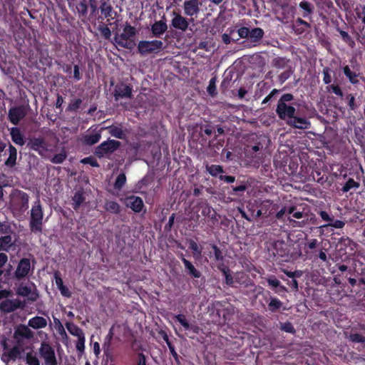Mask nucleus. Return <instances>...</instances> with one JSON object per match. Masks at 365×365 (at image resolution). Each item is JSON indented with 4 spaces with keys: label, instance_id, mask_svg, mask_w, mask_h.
Segmentation results:
<instances>
[{
    "label": "nucleus",
    "instance_id": "f257e3e1",
    "mask_svg": "<svg viewBox=\"0 0 365 365\" xmlns=\"http://www.w3.org/2000/svg\"><path fill=\"white\" fill-rule=\"evenodd\" d=\"M43 208L40 200H37L33 205L31 210V218L29 225L31 232L35 233L41 232L43 224Z\"/></svg>",
    "mask_w": 365,
    "mask_h": 365
},
{
    "label": "nucleus",
    "instance_id": "f03ea898",
    "mask_svg": "<svg viewBox=\"0 0 365 365\" xmlns=\"http://www.w3.org/2000/svg\"><path fill=\"white\" fill-rule=\"evenodd\" d=\"M164 48L163 42L160 40L140 41L138 44V51L142 56L157 54Z\"/></svg>",
    "mask_w": 365,
    "mask_h": 365
},
{
    "label": "nucleus",
    "instance_id": "7ed1b4c3",
    "mask_svg": "<svg viewBox=\"0 0 365 365\" xmlns=\"http://www.w3.org/2000/svg\"><path fill=\"white\" fill-rule=\"evenodd\" d=\"M16 294L29 302H36L39 297V293L36 284L31 282H21L16 289Z\"/></svg>",
    "mask_w": 365,
    "mask_h": 365
},
{
    "label": "nucleus",
    "instance_id": "20e7f679",
    "mask_svg": "<svg viewBox=\"0 0 365 365\" xmlns=\"http://www.w3.org/2000/svg\"><path fill=\"white\" fill-rule=\"evenodd\" d=\"M11 205L21 212H24L29 207V195L19 190H14L11 195Z\"/></svg>",
    "mask_w": 365,
    "mask_h": 365
},
{
    "label": "nucleus",
    "instance_id": "39448f33",
    "mask_svg": "<svg viewBox=\"0 0 365 365\" xmlns=\"http://www.w3.org/2000/svg\"><path fill=\"white\" fill-rule=\"evenodd\" d=\"M136 34L135 27L126 24L123 28V31L120 34L115 35L114 40L116 44L118 46L128 48L130 47V43L129 40L133 37Z\"/></svg>",
    "mask_w": 365,
    "mask_h": 365
},
{
    "label": "nucleus",
    "instance_id": "423d86ee",
    "mask_svg": "<svg viewBox=\"0 0 365 365\" xmlns=\"http://www.w3.org/2000/svg\"><path fill=\"white\" fill-rule=\"evenodd\" d=\"M29 108V105L13 106L9 110L8 119L12 124L16 125L27 115Z\"/></svg>",
    "mask_w": 365,
    "mask_h": 365
},
{
    "label": "nucleus",
    "instance_id": "0eeeda50",
    "mask_svg": "<svg viewBox=\"0 0 365 365\" xmlns=\"http://www.w3.org/2000/svg\"><path fill=\"white\" fill-rule=\"evenodd\" d=\"M66 327L71 335L78 338L76 345V349L79 352H83L85 349L86 341L85 334L83 330L72 322H66Z\"/></svg>",
    "mask_w": 365,
    "mask_h": 365
},
{
    "label": "nucleus",
    "instance_id": "6e6552de",
    "mask_svg": "<svg viewBox=\"0 0 365 365\" xmlns=\"http://www.w3.org/2000/svg\"><path fill=\"white\" fill-rule=\"evenodd\" d=\"M39 354L44 360L45 365H57V359L54 349L48 344L46 342L41 344Z\"/></svg>",
    "mask_w": 365,
    "mask_h": 365
},
{
    "label": "nucleus",
    "instance_id": "1a4fd4ad",
    "mask_svg": "<svg viewBox=\"0 0 365 365\" xmlns=\"http://www.w3.org/2000/svg\"><path fill=\"white\" fill-rule=\"evenodd\" d=\"M34 336V332L29 328V327L21 324L18 326L14 334V338L18 344V346H22L24 341L26 339H31Z\"/></svg>",
    "mask_w": 365,
    "mask_h": 365
},
{
    "label": "nucleus",
    "instance_id": "9d476101",
    "mask_svg": "<svg viewBox=\"0 0 365 365\" xmlns=\"http://www.w3.org/2000/svg\"><path fill=\"white\" fill-rule=\"evenodd\" d=\"M120 143L115 140H108L102 143L96 148L95 154L102 158L105 155L114 152L119 146Z\"/></svg>",
    "mask_w": 365,
    "mask_h": 365
},
{
    "label": "nucleus",
    "instance_id": "9b49d317",
    "mask_svg": "<svg viewBox=\"0 0 365 365\" xmlns=\"http://www.w3.org/2000/svg\"><path fill=\"white\" fill-rule=\"evenodd\" d=\"M200 4L198 0H185L182 5L184 14L190 17L196 16L200 12Z\"/></svg>",
    "mask_w": 365,
    "mask_h": 365
},
{
    "label": "nucleus",
    "instance_id": "f8f14e48",
    "mask_svg": "<svg viewBox=\"0 0 365 365\" xmlns=\"http://www.w3.org/2000/svg\"><path fill=\"white\" fill-rule=\"evenodd\" d=\"M295 111L296 110L294 107L287 106L285 103L278 102L276 112L281 119H291L294 116Z\"/></svg>",
    "mask_w": 365,
    "mask_h": 365
},
{
    "label": "nucleus",
    "instance_id": "ddd939ff",
    "mask_svg": "<svg viewBox=\"0 0 365 365\" xmlns=\"http://www.w3.org/2000/svg\"><path fill=\"white\" fill-rule=\"evenodd\" d=\"M173 19L171 20L172 26L182 31H185L189 26L188 20L181 14L173 11L172 14Z\"/></svg>",
    "mask_w": 365,
    "mask_h": 365
},
{
    "label": "nucleus",
    "instance_id": "4468645a",
    "mask_svg": "<svg viewBox=\"0 0 365 365\" xmlns=\"http://www.w3.org/2000/svg\"><path fill=\"white\" fill-rule=\"evenodd\" d=\"M31 271L30 260L24 258L19 262L16 269L15 271V277L18 279L26 277Z\"/></svg>",
    "mask_w": 365,
    "mask_h": 365
},
{
    "label": "nucleus",
    "instance_id": "2eb2a0df",
    "mask_svg": "<svg viewBox=\"0 0 365 365\" xmlns=\"http://www.w3.org/2000/svg\"><path fill=\"white\" fill-rule=\"evenodd\" d=\"M113 329L114 327L113 326L108 334V335L106 337V342L103 344V351L105 354V359L103 361V365H108L109 363L111 364L113 361V356L110 351V341L113 338Z\"/></svg>",
    "mask_w": 365,
    "mask_h": 365
},
{
    "label": "nucleus",
    "instance_id": "dca6fc26",
    "mask_svg": "<svg viewBox=\"0 0 365 365\" xmlns=\"http://www.w3.org/2000/svg\"><path fill=\"white\" fill-rule=\"evenodd\" d=\"M125 205L135 212H139L143 207V200L138 196L132 195L124 200Z\"/></svg>",
    "mask_w": 365,
    "mask_h": 365
},
{
    "label": "nucleus",
    "instance_id": "f3484780",
    "mask_svg": "<svg viewBox=\"0 0 365 365\" xmlns=\"http://www.w3.org/2000/svg\"><path fill=\"white\" fill-rule=\"evenodd\" d=\"M114 97L115 101H118L121 98H130L132 88L125 84L117 85L115 88Z\"/></svg>",
    "mask_w": 365,
    "mask_h": 365
},
{
    "label": "nucleus",
    "instance_id": "a211bd4d",
    "mask_svg": "<svg viewBox=\"0 0 365 365\" xmlns=\"http://www.w3.org/2000/svg\"><path fill=\"white\" fill-rule=\"evenodd\" d=\"M289 125L299 129H308L311 126V123L309 120L303 118H298L294 116L291 119L287 121Z\"/></svg>",
    "mask_w": 365,
    "mask_h": 365
},
{
    "label": "nucleus",
    "instance_id": "6ab92c4d",
    "mask_svg": "<svg viewBox=\"0 0 365 365\" xmlns=\"http://www.w3.org/2000/svg\"><path fill=\"white\" fill-rule=\"evenodd\" d=\"M168 29V25L165 21L160 20L155 21L151 26V31L153 36L160 38Z\"/></svg>",
    "mask_w": 365,
    "mask_h": 365
},
{
    "label": "nucleus",
    "instance_id": "aec40b11",
    "mask_svg": "<svg viewBox=\"0 0 365 365\" xmlns=\"http://www.w3.org/2000/svg\"><path fill=\"white\" fill-rule=\"evenodd\" d=\"M101 135L98 131L89 132L82 137V141L84 144L91 145L97 143L101 139Z\"/></svg>",
    "mask_w": 365,
    "mask_h": 365
},
{
    "label": "nucleus",
    "instance_id": "412c9836",
    "mask_svg": "<svg viewBox=\"0 0 365 365\" xmlns=\"http://www.w3.org/2000/svg\"><path fill=\"white\" fill-rule=\"evenodd\" d=\"M10 135L12 141L18 145H24L25 144L24 136L20 129L17 127H13L10 129Z\"/></svg>",
    "mask_w": 365,
    "mask_h": 365
},
{
    "label": "nucleus",
    "instance_id": "4be33fe9",
    "mask_svg": "<svg viewBox=\"0 0 365 365\" xmlns=\"http://www.w3.org/2000/svg\"><path fill=\"white\" fill-rule=\"evenodd\" d=\"M20 302L17 300L4 299L0 304V309L6 312H11L19 307Z\"/></svg>",
    "mask_w": 365,
    "mask_h": 365
},
{
    "label": "nucleus",
    "instance_id": "5701e85b",
    "mask_svg": "<svg viewBox=\"0 0 365 365\" xmlns=\"http://www.w3.org/2000/svg\"><path fill=\"white\" fill-rule=\"evenodd\" d=\"M28 326L35 329L45 328L47 326V321L42 317H34L29 320Z\"/></svg>",
    "mask_w": 365,
    "mask_h": 365
},
{
    "label": "nucleus",
    "instance_id": "b1692460",
    "mask_svg": "<svg viewBox=\"0 0 365 365\" xmlns=\"http://www.w3.org/2000/svg\"><path fill=\"white\" fill-rule=\"evenodd\" d=\"M29 146L32 150L41 153L46 150V145L44 140L41 138H36L31 139L29 143Z\"/></svg>",
    "mask_w": 365,
    "mask_h": 365
},
{
    "label": "nucleus",
    "instance_id": "393cba45",
    "mask_svg": "<svg viewBox=\"0 0 365 365\" xmlns=\"http://www.w3.org/2000/svg\"><path fill=\"white\" fill-rule=\"evenodd\" d=\"M8 152H9V158L6 160L5 165L6 166L12 168L16 165V163L17 150L14 145L10 144L9 146V148H8Z\"/></svg>",
    "mask_w": 365,
    "mask_h": 365
},
{
    "label": "nucleus",
    "instance_id": "a878e982",
    "mask_svg": "<svg viewBox=\"0 0 365 365\" xmlns=\"http://www.w3.org/2000/svg\"><path fill=\"white\" fill-rule=\"evenodd\" d=\"M181 259L190 276L194 278H200L201 277L200 272L196 269L194 265L189 260L185 259L183 256H182Z\"/></svg>",
    "mask_w": 365,
    "mask_h": 365
},
{
    "label": "nucleus",
    "instance_id": "bb28decb",
    "mask_svg": "<svg viewBox=\"0 0 365 365\" xmlns=\"http://www.w3.org/2000/svg\"><path fill=\"white\" fill-rule=\"evenodd\" d=\"M356 14L358 19L361 20L364 26L360 31V37L365 38V6H359L356 8Z\"/></svg>",
    "mask_w": 365,
    "mask_h": 365
},
{
    "label": "nucleus",
    "instance_id": "cd10ccee",
    "mask_svg": "<svg viewBox=\"0 0 365 365\" xmlns=\"http://www.w3.org/2000/svg\"><path fill=\"white\" fill-rule=\"evenodd\" d=\"M73 207L74 210H78L79 207L84 202L85 197L82 190H78L75 192L73 198Z\"/></svg>",
    "mask_w": 365,
    "mask_h": 365
},
{
    "label": "nucleus",
    "instance_id": "c85d7f7f",
    "mask_svg": "<svg viewBox=\"0 0 365 365\" xmlns=\"http://www.w3.org/2000/svg\"><path fill=\"white\" fill-rule=\"evenodd\" d=\"M264 31L261 28H255L250 32V38L252 42L259 41L264 36Z\"/></svg>",
    "mask_w": 365,
    "mask_h": 365
},
{
    "label": "nucleus",
    "instance_id": "c756f323",
    "mask_svg": "<svg viewBox=\"0 0 365 365\" xmlns=\"http://www.w3.org/2000/svg\"><path fill=\"white\" fill-rule=\"evenodd\" d=\"M13 245L12 237L6 235L0 238V250L7 251Z\"/></svg>",
    "mask_w": 365,
    "mask_h": 365
},
{
    "label": "nucleus",
    "instance_id": "7c9ffc66",
    "mask_svg": "<svg viewBox=\"0 0 365 365\" xmlns=\"http://www.w3.org/2000/svg\"><path fill=\"white\" fill-rule=\"evenodd\" d=\"M101 12L106 18L110 17L113 19V11L112 6L106 2H103L100 6Z\"/></svg>",
    "mask_w": 365,
    "mask_h": 365
},
{
    "label": "nucleus",
    "instance_id": "2f4dec72",
    "mask_svg": "<svg viewBox=\"0 0 365 365\" xmlns=\"http://www.w3.org/2000/svg\"><path fill=\"white\" fill-rule=\"evenodd\" d=\"M105 209L114 214H118L120 211V205L114 201H107L105 204Z\"/></svg>",
    "mask_w": 365,
    "mask_h": 365
},
{
    "label": "nucleus",
    "instance_id": "473e14b6",
    "mask_svg": "<svg viewBox=\"0 0 365 365\" xmlns=\"http://www.w3.org/2000/svg\"><path fill=\"white\" fill-rule=\"evenodd\" d=\"M206 170L212 176L214 177H216L219 174L223 173L222 167L218 165H207Z\"/></svg>",
    "mask_w": 365,
    "mask_h": 365
},
{
    "label": "nucleus",
    "instance_id": "72a5a7b5",
    "mask_svg": "<svg viewBox=\"0 0 365 365\" xmlns=\"http://www.w3.org/2000/svg\"><path fill=\"white\" fill-rule=\"evenodd\" d=\"M344 73L351 83L355 84L359 82L356 78L357 75L355 73H353L348 66H346L344 68Z\"/></svg>",
    "mask_w": 365,
    "mask_h": 365
},
{
    "label": "nucleus",
    "instance_id": "f704fd0d",
    "mask_svg": "<svg viewBox=\"0 0 365 365\" xmlns=\"http://www.w3.org/2000/svg\"><path fill=\"white\" fill-rule=\"evenodd\" d=\"M359 187V183L356 182L354 179L349 178L346 184L342 187L344 192H347L351 189H356Z\"/></svg>",
    "mask_w": 365,
    "mask_h": 365
},
{
    "label": "nucleus",
    "instance_id": "c9c22d12",
    "mask_svg": "<svg viewBox=\"0 0 365 365\" xmlns=\"http://www.w3.org/2000/svg\"><path fill=\"white\" fill-rule=\"evenodd\" d=\"M299 7L304 10L303 16L307 17L313 12V7L310 3L307 1H302L299 3Z\"/></svg>",
    "mask_w": 365,
    "mask_h": 365
},
{
    "label": "nucleus",
    "instance_id": "e433bc0d",
    "mask_svg": "<svg viewBox=\"0 0 365 365\" xmlns=\"http://www.w3.org/2000/svg\"><path fill=\"white\" fill-rule=\"evenodd\" d=\"M110 134L117 138H123L124 133L122 129L119 127L110 126L108 128Z\"/></svg>",
    "mask_w": 365,
    "mask_h": 365
},
{
    "label": "nucleus",
    "instance_id": "4c0bfd02",
    "mask_svg": "<svg viewBox=\"0 0 365 365\" xmlns=\"http://www.w3.org/2000/svg\"><path fill=\"white\" fill-rule=\"evenodd\" d=\"M125 182H126L125 175L124 173H120L117 177L115 182L114 183L115 188L117 190H120L125 184Z\"/></svg>",
    "mask_w": 365,
    "mask_h": 365
},
{
    "label": "nucleus",
    "instance_id": "58836bf2",
    "mask_svg": "<svg viewBox=\"0 0 365 365\" xmlns=\"http://www.w3.org/2000/svg\"><path fill=\"white\" fill-rule=\"evenodd\" d=\"M189 248L193 251L194 257L195 258L198 259L201 257L202 252H201L200 249L199 248L197 244L195 241L191 240L190 242Z\"/></svg>",
    "mask_w": 365,
    "mask_h": 365
},
{
    "label": "nucleus",
    "instance_id": "ea45409f",
    "mask_svg": "<svg viewBox=\"0 0 365 365\" xmlns=\"http://www.w3.org/2000/svg\"><path fill=\"white\" fill-rule=\"evenodd\" d=\"M348 338L352 342H355V343L365 342V336L361 334H357V333L351 334Z\"/></svg>",
    "mask_w": 365,
    "mask_h": 365
},
{
    "label": "nucleus",
    "instance_id": "a19ab883",
    "mask_svg": "<svg viewBox=\"0 0 365 365\" xmlns=\"http://www.w3.org/2000/svg\"><path fill=\"white\" fill-rule=\"evenodd\" d=\"M66 158V154L64 151L61 152L55 155L51 159V161L53 163L59 164L62 163Z\"/></svg>",
    "mask_w": 365,
    "mask_h": 365
},
{
    "label": "nucleus",
    "instance_id": "79ce46f5",
    "mask_svg": "<svg viewBox=\"0 0 365 365\" xmlns=\"http://www.w3.org/2000/svg\"><path fill=\"white\" fill-rule=\"evenodd\" d=\"M282 302L277 298L272 299L269 303V309L272 312H275L282 307Z\"/></svg>",
    "mask_w": 365,
    "mask_h": 365
},
{
    "label": "nucleus",
    "instance_id": "37998d69",
    "mask_svg": "<svg viewBox=\"0 0 365 365\" xmlns=\"http://www.w3.org/2000/svg\"><path fill=\"white\" fill-rule=\"evenodd\" d=\"M28 365H39V361L36 356L32 353H28L26 357Z\"/></svg>",
    "mask_w": 365,
    "mask_h": 365
},
{
    "label": "nucleus",
    "instance_id": "c03bdc74",
    "mask_svg": "<svg viewBox=\"0 0 365 365\" xmlns=\"http://www.w3.org/2000/svg\"><path fill=\"white\" fill-rule=\"evenodd\" d=\"M175 318L178 322L185 328V329H190V325L183 314H178L175 316Z\"/></svg>",
    "mask_w": 365,
    "mask_h": 365
},
{
    "label": "nucleus",
    "instance_id": "a18cd8bd",
    "mask_svg": "<svg viewBox=\"0 0 365 365\" xmlns=\"http://www.w3.org/2000/svg\"><path fill=\"white\" fill-rule=\"evenodd\" d=\"M81 103H82V101L80 98L74 99V100L71 101L68 106V110H71V111L77 110L79 108Z\"/></svg>",
    "mask_w": 365,
    "mask_h": 365
},
{
    "label": "nucleus",
    "instance_id": "49530a36",
    "mask_svg": "<svg viewBox=\"0 0 365 365\" xmlns=\"http://www.w3.org/2000/svg\"><path fill=\"white\" fill-rule=\"evenodd\" d=\"M344 225H345L344 222H343L341 220H336L334 221L333 220L330 223L322 225V227H326L330 226L334 228L341 229V228L344 227Z\"/></svg>",
    "mask_w": 365,
    "mask_h": 365
},
{
    "label": "nucleus",
    "instance_id": "de8ad7c7",
    "mask_svg": "<svg viewBox=\"0 0 365 365\" xmlns=\"http://www.w3.org/2000/svg\"><path fill=\"white\" fill-rule=\"evenodd\" d=\"M339 31L344 41L349 43V45H352L354 43V41L352 40V38L347 32L342 30H339Z\"/></svg>",
    "mask_w": 365,
    "mask_h": 365
},
{
    "label": "nucleus",
    "instance_id": "09e8293b",
    "mask_svg": "<svg viewBox=\"0 0 365 365\" xmlns=\"http://www.w3.org/2000/svg\"><path fill=\"white\" fill-rule=\"evenodd\" d=\"M216 86H215V79L214 78H211L209 82V85L207 87V92L210 95L214 96L215 94Z\"/></svg>",
    "mask_w": 365,
    "mask_h": 365
},
{
    "label": "nucleus",
    "instance_id": "8fccbe9b",
    "mask_svg": "<svg viewBox=\"0 0 365 365\" xmlns=\"http://www.w3.org/2000/svg\"><path fill=\"white\" fill-rule=\"evenodd\" d=\"M101 35L106 38L109 39L111 36V31L108 26H101L99 28Z\"/></svg>",
    "mask_w": 365,
    "mask_h": 365
},
{
    "label": "nucleus",
    "instance_id": "3c124183",
    "mask_svg": "<svg viewBox=\"0 0 365 365\" xmlns=\"http://www.w3.org/2000/svg\"><path fill=\"white\" fill-rule=\"evenodd\" d=\"M214 250L215 259L216 261H222L223 259V255L220 249L215 245H212Z\"/></svg>",
    "mask_w": 365,
    "mask_h": 365
},
{
    "label": "nucleus",
    "instance_id": "603ef678",
    "mask_svg": "<svg viewBox=\"0 0 365 365\" xmlns=\"http://www.w3.org/2000/svg\"><path fill=\"white\" fill-rule=\"evenodd\" d=\"M76 8L78 11L83 15L87 13L88 6L85 1H81L79 2Z\"/></svg>",
    "mask_w": 365,
    "mask_h": 365
},
{
    "label": "nucleus",
    "instance_id": "864d4df0",
    "mask_svg": "<svg viewBox=\"0 0 365 365\" xmlns=\"http://www.w3.org/2000/svg\"><path fill=\"white\" fill-rule=\"evenodd\" d=\"M329 71L330 70L329 68H324L323 69V75H324L323 81L325 84H329L331 81V78L329 74Z\"/></svg>",
    "mask_w": 365,
    "mask_h": 365
},
{
    "label": "nucleus",
    "instance_id": "5fc2aeb1",
    "mask_svg": "<svg viewBox=\"0 0 365 365\" xmlns=\"http://www.w3.org/2000/svg\"><path fill=\"white\" fill-rule=\"evenodd\" d=\"M81 163L83 164H90L93 167H98V162L91 157H88L82 159Z\"/></svg>",
    "mask_w": 365,
    "mask_h": 365
},
{
    "label": "nucleus",
    "instance_id": "6e6d98bb",
    "mask_svg": "<svg viewBox=\"0 0 365 365\" xmlns=\"http://www.w3.org/2000/svg\"><path fill=\"white\" fill-rule=\"evenodd\" d=\"M168 346L170 349V351L172 354V356L174 357L175 361L178 364H180L179 356L177 352L175 350L174 346L170 343V341H168Z\"/></svg>",
    "mask_w": 365,
    "mask_h": 365
},
{
    "label": "nucleus",
    "instance_id": "4d7b16f0",
    "mask_svg": "<svg viewBox=\"0 0 365 365\" xmlns=\"http://www.w3.org/2000/svg\"><path fill=\"white\" fill-rule=\"evenodd\" d=\"M282 329L286 332L288 333H294V328L292 326V324L289 322H286L283 324L281 327Z\"/></svg>",
    "mask_w": 365,
    "mask_h": 365
},
{
    "label": "nucleus",
    "instance_id": "13d9d810",
    "mask_svg": "<svg viewBox=\"0 0 365 365\" xmlns=\"http://www.w3.org/2000/svg\"><path fill=\"white\" fill-rule=\"evenodd\" d=\"M237 32H238L239 36L241 38H247V37L250 36V31L247 27H242L238 29Z\"/></svg>",
    "mask_w": 365,
    "mask_h": 365
},
{
    "label": "nucleus",
    "instance_id": "bf43d9fd",
    "mask_svg": "<svg viewBox=\"0 0 365 365\" xmlns=\"http://www.w3.org/2000/svg\"><path fill=\"white\" fill-rule=\"evenodd\" d=\"M223 273H224V275L225 277V281H226V283L229 285H231L233 283V279H232V275L229 273V271L224 269L222 270Z\"/></svg>",
    "mask_w": 365,
    "mask_h": 365
},
{
    "label": "nucleus",
    "instance_id": "052dcab7",
    "mask_svg": "<svg viewBox=\"0 0 365 365\" xmlns=\"http://www.w3.org/2000/svg\"><path fill=\"white\" fill-rule=\"evenodd\" d=\"M319 215L324 221L330 223L333 221V219L329 215V214L325 211H320Z\"/></svg>",
    "mask_w": 365,
    "mask_h": 365
},
{
    "label": "nucleus",
    "instance_id": "680f3d73",
    "mask_svg": "<svg viewBox=\"0 0 365 365\" xmlns=\"http://www.w3.org/2000/svg\"><path fill=\"white\" fill-rule=\"evenodd\" d=\"M58 289L63 296L68 297V298L71 297V293L66 286L63 285L61 287H60Z\"/></svg>",
    "mask_w": 365,
    "mask_h": 365
},
{
    "label": "nucleus",
    "instance_id": "e2e57ef3",
    "mask_svg": "<svg viewBox=\"0 0 365 365\" xmlns=\"http://www.w3.org/2000/svg\"><path fill=\"white\" fill-rule=\"evenodd\" d=\"M21 346H16L14 347L10 352H9V357L10 359H15L17 355L19 354V349L21 348Z\"/></svg>",
    "mask_w": 365,
    "mask_h": 365
},
{
    "label": "nucleus",
    "instance_id": "0e129e2a",
    "mask_svg": "<svg viewBox=\"0 0 365 365\" xmlns=\"http://www.w3.org/2000/svg\"><path fill=\"white\" fill-rule=\"evenodd\" d=\"M293 99V96L290 93H286V94H284L281 98L279 99V102H282V103H285L286 102H288V101H290Z\"/></svg>",
    "mask_w": 365,
    "mask_h": 365
},
{
    "label": "nucleus",
    "instance_id": "69168bd1",
    "mask_svg": "<svg viewBox=\"0 0 365 365\" xmlns=\"http://www.w3.org/2000/svg\"><path fill=\"white\" fill-rule=\"evenodd\" d=\"M267 282L268 284L273 287H277L280 284V282L274 277L268 279Z\"/></svg>",
    "mask_w": 365,
    "mask_h": 365
},
{
    "label": "nucleus",
    "instance_id": "338daca9",
    "mask_svg": "<svg viewBox=\"0 0 365 365\" xmlns=\"http://www.w3.org/2000/svg\"><path fill=\"white\" fill-rule=\"evenodd\" d=\"M219 178L221 180H224L228 183L234 182L235 180V178L233 176L220 175Z\"/></svg>",
    "mask_w": 365,
    "mask_h": 365
},
{
    "label": "nucleus",
    "instance_id": "774afa93",
    "mask_svg": "<svg viewBox=\"0 0 365 365\" xmlns=\"http://www.w3.org/2000/svg\"><path fill=\"white\" fill-rule=\"evenodd\" d=\"M137 365H146L145 356L143 354H138Z\"/></svg>",
    "mask_w": 365,
    "mask_h": 365
}]
</instances>
